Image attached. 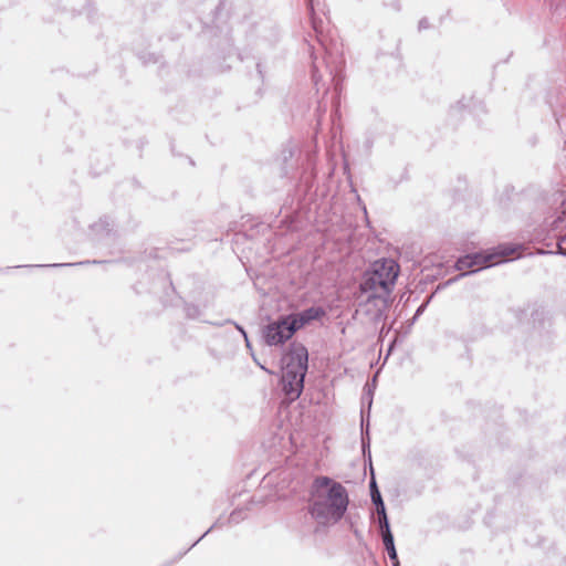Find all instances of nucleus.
Returning <instances> with one entry per match:
<instances>
[{
	"mask_svg": "<svg viewBox=\"0 0 566 566\" xmlns=\"http://www.w3.org/2000/svg\"><path fill=\"white\" fill-rule=\"evenodd\" d=\"M340 87L338 83H335L334 94L332 97L333 107L336 109L339 105Z\"/></svg>",
	"mask_w": 566,
	"mask_h": 566,
	"instance_id": "b1692460",
	"label": "nucleus"
},
{
	"mask_svg": "<svg viewBox=\"0 0 566 566\" xmlns=\"http://www.w3.org/2000/svg\"><path fill=\"white\" fill-rule=\"evenodd\" d=\"M252 358H253V361L262 369L264 370L266 374L269 375H274V371H272L271 369L266 368L263 363H260L258 360V358L255 357L254 353H252Z\"/></svg>",
	"mask_w": 566,
	"mask_h": 566,
	"instance_id": "bb28decb",
	"label": "nucleus"
},
{
	"mask_svg": "<svg viewBox=\"0 0 566 566\" xmlns=\"http://www.w3.org/2000/svg\"><path fill=\"white\" fill-rule=\"evenodd\" d=\"M312 78L314 81L315 86H317L318 85V82H317V69H316L315 62H313Z\"/></svg>",
	"mask_w": 566,
	"mask_h": 566,
	"instance_id": "7c9ffc66",
	"label": "nucleus"
},
{
	"mask_svg": "<svg viewBox=\"0 0 566 566\" xmlns=\"http://www.w3.org/2000/svg\"><path fill=\"white\" fill-rule=\"evenodd\" d=\"M432 298H433V294L427 296L424 298V301L418 306V308L415 312V315L412 316L413 322H417L419 319V317L424 313V311L427 310V307L430 304V302L432 301Z\"/></svg>",
	"mask_w": 566,
	"mask_h": 566,
	"instance_id": "aec40b11",
	"label": "nucleus"
},
{
	"mask_svg": "<svg viewBox=\"0 0 566 566\" xmlns=\"http://www.w3.org/2000/svg\"><path fill=\"white\" fill-rule=\"evenodd\" d=\"M245 518H247V509L238 507V509H234L230 513L228 522L230 524H239L240 522H242Z\"/></svg>",
	"mask_w": 566,
	"mask_h": 566,
	"instance_id": "a211bd4d",
	"label": "nucleus"
},
{
	"mask_svg": "<svg viewBox=\"0 0 566 566\" xmlns=\"http://www.w3.org/2000/svg\"><path fill=\"white\" fill-rule=\"evenodd\" d=\"M429 28H430L429 20L427 18L420 19V21L418 23V30L419 31H423V30H427Z\"/></svg>",
	"mask_w": 566,
	"mask_h": 566,
	"instance_id": "c85d7f7f",
	"label": "nucleus"
},
{
	"mask_svg": "<svg viewBox=\"0 0 566 566\" xmlns=\"http://www.w3.org/2000/svg\"><path fill=\"white\" fill-rule=\"evenodd\" d=\"M468 109L470 113L479 114L485 112V106L482 101L475 99L474 97L462 98L458 101V103L451 107L452 112H462Z\"/></svg>",
	"mask_w": 566,
	"mask_h": 566,
	"instance_id": "9d476101",
	"label": "nucleus"
},
{
	"mask_svg": "<svg viewBox=\"0 0 566 566\" xmlns=\"http://www.w3.org/2000/svg\"><path fill=\"white\" fill-rule=\"evenodd\" d=\"M360 415H361V420H360V433H364V432H365V429H368V431H370L369 413H368V415H367V417L365 418L364 409L361 408V410H360Z\"/></svg>",
	"mask_w": 566,
	"mask_h": 566,
	"instance_id": "5701e85b",
	"label": "nucleus"
},
{
	"mask_svg": "<svg viewBox=\"0 0 566 566\" xmlns=\"http://www.w3.org/2000/svg\"><path fill=\"white\" fill-rule=\"evenodd\" d=\"M416 322L412 321V317L410 319H408L406 322V325L402 327L403 328V333H402V336H406L410 333L412 326L415 325Z\"/></svg>",
	"mask_w": 566,
	"mask_h": 566,
	"instance_id": "c756f323",
	"label": "nucleus"
},
{
	"mask_svg": "<svg viewBox=\"0 0 566 566\" xmlns=\"http://www.w3.org/2000/svg\"><path fill=\"white\" fill-rule=\"evenodd\" d=\"M133 289H134V291L136 292V294H139V293H140V291L137 289V286H136V285H134V286H133Z\"/></svg>",
	"mask_w": 566,
	"mask_h": 566,
	"instance_id": "4c0bfd02",
	"label": "nucleus"
},
{
	"mask_svg": "<svg viewBox=\"0 0 566 566\" xmlns=\"http://www.w3.org/2000/svg\"><path fill=\"white\" fill-rule=\"evenodd\" d=\"M326 314V310L319 305H313L296 313H289L292 316V324H294L296 331L304 328L314 321H321Z\"/></svg>",
	"mask_w": 566,
	"mask_h": 566,
	"instance_id": "6e6552de",
	"label": "nucleus"
},
{
	"mask_svg": "<svg viewBox=\"0 0 566 566\" xmlns=\"http://www.w3.org/2000/svg\"><path fill=\"white\" fill-rule=\"evenodd\" d=\"M276 163L281 178L287 179L304 196L311 195L317 174L314 153L302 154L292 146H285L277 156Z\"/></svg>",
	"mask_w": 566,
	"mask_h": 566,
	"instance_id": "20e7f679",
	"label": "nucleus"
},
{
	"mask_svg": "<svg viewBox=\"0 0 566 566\" xmlns=\"http://www.w3.org/2000/svg\"><path fill=\"white\" fill-rule=\"evenodd\" d=\"M371 503L375 507V512L378 515V522L380 530H388L390 527L389 518L387 515L386 505L382 499V495H376L371 497Z\"/></svg>",
	"mask_w": 566,
	"mask_h": 566,
	"instance_id": "f8f14e48",
	"label": "nucleus"
},
{
	"mask_svg": "<svg viewBox=\"0 0 566 566\" xmlns=\"http://www.w3.org/2000/svg\"><path fill=\"white\" fill-rule=\"evenodd\" d=\"M349 504L347 489L328 476H317L312 485L308 512L323 524L338 523Z\"/></svg>",
	"mask_w": 566,
	"mask_h": 566,
	"instance_id": "f03ea898",
	"label": "nucleus"
},
{
	"mask_svg": "<svg viewBox=\"0 0 566 566\" xmlns=\"http://www.w3.org/2000/svg\"><path fill=\"white\" fill-rule=\"evenodd\" d=\"M105 260H85L80 262H70V263H52V264H29V265H18L17 268H69V266H81L86 264H102L107 263Z\"/></svg>",
	"mask_w": 566,
	"mask_h": 566,
	"instance_id": "2eb2a0df",
	"label": "nucleus"
},
{
	"mask_svg": "<svg viewBox=\"0 0 566 566\" xmlns=\"http://www.w3.org/2000/svg\"><path fill=\"white\" fill-rule=\"evenodd\" d=\"M369 494H370V499L376 496V495L381 494V492L379 490V486L377 484V481H376V476H375V471L374 470L370 471Z\"/></svg>",
	"mask_w": 566,
	"mask_h": 566,
	"instance_id": "4be33fe9",
	"label": "nucleus"
},
{
	"mask_svg": "<svg viewBox=\"0 0 566 566\" xmlns=\"http://www.w3.org/2000/svg\"><path fill=\"white\" fill-rule=\"evenodd\" d=\"M565 242H566V234L557 241V250L556 251H542L539 254H543V255L559 254V255L566 256V248L563 247V243H565Z\"/></svg>",
	"mask_w": 566,
	"mask_h": 566,
	"instance_id": "412c9836",
	"label": "nucleus"
},
{
	"mask_svg": "<svg viewBox=\"0 0 566 566\" xmlns=\"http://www.w3.org/2000/svg\"><path fill=\"white\" fill-rule=\"evenodd\" d=\"M187 552H188V551H184V552L179 553V554H178V556H177V558H180L181 556L186 555V553H187Z\"/></svg>",
	"mask_w": 566,
	"mask_h": 566,
	"instance_id": "f704fd0d",
	"label": "nucleus"
},
{
	"mask_svg": "<svg viewBox=\"0 0 566 566\" xmlns=\"http://www.w3.org/2000/svg\"><path fill=\"white\" fill-rule=\"evenodd\" d=\"M370 446H371L370 431H368V429H365V432L360 433L361 453H363L365 467L368 465L369 470L373 471V459H371Z\"/></svg>",
	"mask_w": 566,
	"mask_h": 566,
	"instance_id": "4468645a",
	"label": "nucleus"
},
{
	"mask_svg": "<svg viewBox=\"0 0 566 566\" xmlns=\"http://www.w3.org/2000/svg\"><path fill=\"white\" fill-rule=\"evenodd\" d=\"M207 324H211V325H214L218 327H221L226 324H232L235 327V329L242 335L243 338H247V336H248L245 328L241 324L234 322L231 318H227L223 322H207Z\"/></svg>",
	"mask_w": 566,
	"mask_h": 566,
	"instance_id": "6ab92c4d",
	"label": "nucleus"
},
{
	"mask_svg": "<svg viewBox=\"0 0 566 566\" xmlns=\"http://www.w3.org/2000/svg\"><path fill=\"white\" fill-rule=\"evenodd\" d=\"M62 3H59L57 6L64 10V11H71V12H75L76 9L75 7L73 6V2L74 0H62L61 1Z\"/></svg>",
	"mask_w": 566,
	"mask_h": 566,
	"instance_id": "393cba45",
	"label": "nucleus"
},
{
	"mask_svg": "<svg viewBox=\"0 0 566 566\" xmlns=\"http://www.w3.org/2000/svg\"><path fill=\"white\" fill-rule=\"evenodd\" d=\"M305 2H306V8L308 11L312 28L316 34V40L324 50L326 65H327V67H329L328 59H333L334 53H333L332 49L329 46H327L325 36L323 35V31L319 27L322 24V20L318 19L315 14V8H314L313 0H305Z\"/></svg>",
	"mask_w": 566,
	"mask_h": 566,
	"instance_id": "1a4fd4ad",
	"label": "nucleus"
},
{
	"mask_svg": "<svg viewBox=\"0 0 566 566\" xmlns=\"http://www.w3.org/2000/svg\"><path fill=\"white\" fill-rule=\"evenodd\" d=\"M381 532L384 547L388 554L389 559L391 560V566H400L398 554L395 547L394 535L390 531V527L388 530H381Z\"/></svg>",
	"mask_w": 566,
	"mask_h": 566,
	"instance_id": "ddd939ff",
	"label": "nucleus"
},
{
	"mask_svg": "<svg viewBox=\"0 0 566 566\" xmlns=\"http://www.w3.org/2000/svg\"><path fill=\"white\" fill-rule=\"evenodd\" d=\"M382 6L385 8L392 9L395 12H399L401 10L399 0H391L390 2L382 1Z\"/></svg>",
	"mask_w": 566,
	"mask_h": 566,
	"instance_id": "a878e982",
	"label": "nucleus"
},
{
	"mask_svg": "<svg viewBox=\"0 0 566 566\" xmlns=\"http://www.w3.org/2000/svg\"><path fill=\"white\" fill-rule=\"evenodd\" d=\"M217 523H214L213 525H211L196 542L195 544L199 543L208 533H210L214 527H216Z\"/></svg>",
	"mask_w": 566,
	"mask_h": 566,
	"instance_id": "2f4dec72",
	"label": "nucleus"
},
{
	"mask_svg": "<svg viewBox=\"0 0 566 566\" xmlns=\"http://www.w3.org/2000/svg\"><path fill=\"white\" fill-rule=\"evenodd\" d=\"M291 318L289 314H281L275 319L269 318L268 323L261 326L263 343L269 347L284 346L297 332Z\"/></svg>",
	"mask_w": 566,
	"mask_h": 566,
	"instance_id": "423d86ee",
	"label": "nucleus"
},
{
	"mask_svg": "<svg viewBox=\"0 0 566 566\" xmlns=\"http://www.w3.org/2000/svg\"><path fill=\"white\" fill-rule=\"evenodd\" d=\"M244 339V344H245V347L251 352V354L253 353V348H252V343L249 338V335L247 336V338H243Z\"/></svg>",
	"mask_w": 566,
	"mask_h": 566,
	"instance_id": "473e14b6",
	"label": "nucleus"
},
{
	"mask_svg": "<svg viewBox=\"0 0 566 566\" xmlns=\"http://www.w3.org/2000/svg\"><path fill=\"white\" fill-rule=\"evenodd\" d=\"M375 380L373 381V385H366L364 387V394L361 397V408L364 409L365 406H367L368 410H370L373 405V398H374V391H375Z\"/></svg>",
	"mask_w": 566,
	"mask_h": 566,
	"instance_id": "f3484780",
	"label": "nucleus"
},
{
	"mask_svg": "<svg viewBox=\"0 0 566 566\" xmlns=\"http://www.w3.org/2000/svg\"><path fill=\"white\" fill-rule=\"evenodd\" d=\"M149 61H153L154 63L158 62L157 57H155L154 55H151V59Z\"/></svg>",
	"mask_w": 566,
	"mask_h": 566,
	"instance_id": "c9c22d12",
	"label": "nucleus"
},
{
	"mask_svg": "<svg viewBox=\"0 0 566 566\" xmlns=\"http://www.w3.org/2000/svg\"><path fill=\"white\" fill-rule=\"evenodd\" d=\"M255 65H256V71H258V73H259L260 77L263 80V71H262V65H261V63H260V62H256V64H255Z\"/></svg>",
	"mask_w": 566,
	"mask_h": 566,
	"instance_id": "72a5a7b5",
	"label": "nucleus"
},
{
	"mask_svg": "<svg viewBox=\"0 0 566 566\" xmlns=\"http://www.w3.org/2000/svg\"><path fill=\"white\" fill-rule=\"evenodd\" d=\"M400 266L397 261L390 258L376 260L364 273L359 289L366 294L363 304L369 313L375 308L373 318L379 321L389 307V296L394 291L399 275Z\"/></svg>",
	"mask_w": 566,
	"mask_h": 566,
	"instance_id": "f257e3e1",
	"label": "nucleus"
},
{
	"mask_svg": "<svg viewBox=\"0 0 566 566\" xmlns=\"http://www.w3.org/2000/svg\"><path fill=\"white\" fill-rule=\"evenodd\" d=\"M342 64H343V61H338L337 65H335L334 70H331V75H332L334 82H336L337 73H339L342 71Z\"/></svg>",
	"mask_w": 566,
	"mask_h": 566,
	"instance_id": "cd10ccee",
	"label": "nucleus"
},
{
	"mask_svg": "<svg viewBox=\"0 0 566 566\" xmlns=\"http://www.w3.org/2000/svg\"><path fill=\"white\" fill-rule=\"evenodd\" d=\"M514 252V249L509 244H499L495 248L488 250H480L476 252L465 253L460 255L454 262V269L461 271L459 275L449 279L443 284L439 285L437 291L442 287L449 286L458 280L476 273L480 270L491 268L502 262V258H506Z\"/></svg>",
	"mask_w": 566,
	"mask_h": 566,
	"instance_id": "39448f33",
	"label": "nucleus"
},
{
	"mask_svg": "<svg viewBox=\"0 0 566 566\" xmlns=\"http://www.w3.org/2000/svg\"><path fill=\"white\" fill-rule=\"evenodd\" d=\"M91 3H87V9H88V18L91 19Z\"/></svg>",
	"mask_w": 566,
	"mask_h": 566,
	"instance_id": "e433bc0d",
	"label": "nucleus"
},
{
	"mask_svg": "<svg viewBox=\"0 0 566 566\" xmlns=\"http://www.w3.org/2000/svg\"><path fill=\"white\" fill-rule=\"evenodd\" d=\"M184 311H185L186 317L189 318V319H199V321H201L203 323L208 322V321H205V319L201 318L202 314H203V311L197 304L186 302L185 305H184Z\"/></svg>",
	"mask_w": 566,
	"mask_h": 566,
	"instance_id": "dca6fc26",
	"label": "nucleus"
},
{
	"mask_svg": "<svg viewBox=\"0 0 566 566\" xmlns=\"http://www.w3.org/2000/svg\"><path fill=\"white\" fill-rule=\"evenodd\" d=\"M308 356L307 347L298 340L291 342L281 356L279 385L291 401L298 399L304 390Z\"/></svg>",
	"mask_w": 566,
	"mask_h": 566,
	"instance_id": "7ed1b4c3",
	"label": "nucleus"
},
{
	"mask_svg": "<svg viewBox=\"0 0 566 566\" xmlns=\"http://www.w3.org/2000/svg\"><path fill=\"white\" fill-rule=\"evenodd\" d=\"M371 503L375 507V512L378 515V522L380 530H388L390 527L389 518L387 515L386 505L382 499V495H376L371 497Z\"/></svg>",
	"mask_w": 566,
	"mask_h": 566,
	"instance_id": "9b49d317",
	"label": "nucleus"
},
{
	"mask_svg": "<svg viewBox=\"0 0 566 566\" xmlns=\"http://www.w3.org/2000/svg\"><path fill=\"white\" fill-rule=\"evenodd\" d=\"M91 234L96 247L111 249L116 245L117 232L114 230V221L107 216L91 226Z\"/></svg>",
	"mask_w": 566,
	"mask_h": 566,
	"instance_id": "0eeeda50",
	"label": "nucleus"
}]
</instances>
